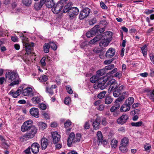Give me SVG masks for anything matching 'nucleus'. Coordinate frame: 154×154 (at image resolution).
Segmentation results:
<instances>
[{"label":"nucleus","instance_id":"1","mask_svg":"<svg viewBox=\"0 0 154 154\" xmlns=\"http://www.w3.org/2000/svg\"><path fill=\"white\" fill-rule=\"evenodd\" d=\"M5 77L8 82L10 83L9 85L11 86L18 85L21 81L16 71L8 70L5 73Z\"/></svg>","mask_w":154,"mask_h":154},{"label":"nucleus","instance_id":"2","mask_svg":"<svg viewBox=\"0 0 154 154\" xmlns=\"http://www.w3.org/2000/svg\"><path fill=\"white\" fill-rule=\"evenodd\" d=\"M108 80L109 78L107 76H105L104 78H103L100 77V76L97 75L93 76L90 79V81L92 83H95L97 81H99L97 87L101 89H103L105 88L104 85Z\"/></svg>","mask_w":154,"mask_h":154},{"label":"nucleus","instance_id":"3","mask_svg":"<svg viewBox=\"0 0 154 154\" xmlns=\"http://www.w3.org/2000/svg\"><path fill=\"white\" fill-rule=\"evenodd\" d=\"M79 11L78 9L76 7H72L70 6L69 4L66 5L63 9V12L64 13L69 12L74 14L77 15Z\"/></svg>","mask_w":154,"mask_h":154},{"label":"nucleus","instance_id":"4","mask_svg":"<svg viewBox=\"0 0 154 154\" xmlns=\"http://www.w3.org/2000/svg\"><path fill=\"white\" fill-rule=\"evenodd\" d=\"M117 85V83L114 79H111L109 80L106 85V86H109L108 90V93H111L112 91L116 89ZM106 86L105 84L104 85V86L105 87Z\"/></svg>","mask_w":154,"mask_h":154},{"label":"nucleus","instance_id":"5","mask_svg":"<svg viewBox=\"0 0 154 154\" xmlns=\"http://www.w3.org/2000/svg\"><path fill=\"white\" fill-rule=\"evenodd\" d=\"M33 122L31 120H28L24 122L21 127V131L23 132H24L29 130L32 127L34 126L32 125Z\"/></svg>","mask_w":154,"mask_h":154},{"label":"nucleus","instance_id":"6","mask_svg":"<svg viewBox=\"0 0 154 154\" xmlns=\"http://www.w3.org/2000/svg\"><path fill=\"white\" fill-rule=\"evenodd\" d=\"M63 2H59L56 4H54V5L52 8V11L54 13L57 14L61 11L63 7Z\"/></svg>","mask_w":154,"mask_h":154},{"label":"nucleus","instance_id":"7","mask_svg":"<svg viewBox=\"0 0 154 154\" xmlns=\"http://www.w3.org/2000/svg\"><path fill=\"white\" fill-rule=\"evenodd\" d=\"M26 134L30 139L34 137L37 132V129L35 126L32 127L29 130H28Z\"/></svg>","mask_w":154,"mask_h":154},{"label":"nucleus","instance_id":"8","mask_svg":"<svg viewBox=\"0 0 154 154\" xmlns=\"http://www.w3.org/2000/svg\"><path fill=\"white\" fill-rule=\"evenodd\" d=\"M99 27V25H97L93 27L91 30L88 31L86 33V35L87 37L90 38L91 37L95 35L97 33V30Z\"/></svg>","mask_w":154,"mask_h":154},{"label":"nucleus","instance_id":"9","mask_svg":"<svg viewBox=\"0 0 154 154\" xmlns=\"http://www.w3.org/2000/svg\"><path fill=\"white\" fill-rule=\"evenodd\" d=\"M53 142L54 144L58 143L60 140V136L57 131L52 132L51 133Z\"/></svg>","mask_w":154,"mask_h":154},{"label":"nucleus","instance_id":"10","mask_svg":"<svg viewBox=\"0 0 154 154\" xmlns=\"http://www.w3.org/2000/svg\"><path fill=\"white\" fill-rule=\"evenodd\" d=\"M22 90V93L24 96L31 97L33 95L32 89L30 87H28Z\"/></svg>","mask_w":154,"mask_h":154},{"label":"nucleus","instance_id":"11","mask_svg":"<svg viewBox=\"0 0 154 154\" xmlns=\"http://www.w3.org/2000/svg\"><path fill=\"white\" fill-rule=\"evenodd\" d=\"M32 151L34 154H37L39 151V145L37 143H34L30 146Z\"/></svg>","mask_w":154,"mask_h":154},{"label":"nucleus","instance_id":"12","mask_svg":"<svg viewBox=\"0 0 154 154\" xmlns=\"http://www.w3.org/2000/svg\"><path fill=\"white\" fill-rule=\"evenodd\" d=\"M115 50L114 49L110 48L106 52L105 56L108 58H111L115 54Z\"/></svg>","mask_w":154,"mask_h":154},{"label":"nucleus","instance_id":"13","mask_svg":"<svg viewBox=\"0 0 154 154\" xmlns=\"http://www.w3.org/2000/svg\"><path fill=\"white\" fill-rule=\"evenodd\" d=\"M128 119L127 115H123L117 120V122L119 124L123 125L126 122Z\"/></svg>","mask_w":154,"mask_h":154},{"label":"nucleus","instance_id":"14","mask_svg":"<svg viewBox=\"0 0 154 154\" xmlns=\"http://www.w3.org/2000/svg\"><path fill=\"white\" fill-rule=\"evenodd\" d=\"M112 33L110 31H108L104 32L102 36V38L106 39L108 41H111L112 40Z\"/></svg>","mask_w":154,"mask_h":154},{"label":"nucleus","instance_id":"15","mask_svg":"<svg viewBox=\"0 0 154 154\" xmlns=\"http://www.w3.org/2000/svg\"><path fill=\"white\" fill-rule=\"evenodd\" d=\"M23 89V87H20L16 91L13 90L9 92L10 94L12 95L13 97L14 98H16L22 93L21 90Z\"/></svg>","mask_w":154,"mask_h":154},{"label":"nucleus","instance_id":"16","mask_svg":"<svg viewBox=\"0 0 154 154\" xmlns=\"http://www.w3.org/2000/svg\"><path fill=\"white\" fill-rule=\"evenodd\" d=\"M30 114L33 116L38 118L39 116L38 109L36 108H32L29 110Z\"/></svg>","mask_w":154,"mask_h":154},{"label":"nucleus","instance_id":"17","mask_svg":"<svg viewBox=\"0 0 154 154\" xmlns=\"http://www.w3.org/2000/svg\"><path fill=\"white\" fill-rule=\"evenodd\" d=\"M75 136V134L73 133L72 132L70 134L67 141V144L68 146L70 147L72 143H74Z\"/></svg>","mask_w":154,"mask_h":154},{"label":"nucleus","instance_id":"18","mask_svg":"<svg viewBox=\"0 0 154 154\" xmlns=\"http://www.w3.org/2000/svg\"><path fill=\"white\" fill-rule=\"evenodd\" d=\"M45 3L44 0H41L39 3H35L34 6L35 9L36 10H39Z\"/></svg>","mask_w":154,"mask_h":154},{"label":"nucleus","instance_id":"19","mask_svg":"<svg viewBox=\"0 0 154 154\" xmlns=\"http://www.w3.org/2000/svg\"><path fill=\"white\" fill-rule=\"evenodd\" d=\"M99 117H98L93 123V127L95 130H97L100 128V119Z\"/></svg>","mask_w":154,"mask_h":154},{"label":"nucleus","instance_id":"20","mask_svg":"<svg viewBox=\"0 0 154 154\" xmlns=\"http://www.w3.org/2000/svg\"><path fill=\"white\" fill-rule=\"evenodd\" d=\"M48 144L47 139L45 138H42L41 140V145L43 150H44L46 149Z\"/></svg>","mask_w":154,"mask_h":154},{"label":"nucleus","instance_id":"21","mask_svg":"<svg viewBox=\"0 0 154 154\" xmlns=\"http://www.w3.org/2000/svg\"><path fill=\"white\" fill-rule=\"evenodd\" d=\"M130 109V106L126 103L123 104L121 107L120 110L121 112H126L129 111Z\"/></svg>","mask_w":154,"mask_h":154},{"label":"nucleus","instance_id":"22","mask_svg":"<svg viewBox=\"0 0 154 154\" xmlns=\"http://www.w3.org/2000/svg\"><path fill=\"white\" fill-rule=\"evenodd\" d=\"M46 7L48 8H51L54 5L53 0H44Z\"/></svg>","mask_w":154,"mask_h":154},{"label":"nucleus","instance_id":"23","mask_svg":"<svg viewBox=\"0 0 154 154\" xmlns=\"http://www.w3.org/2000/svg\"><path fill=\"white\" fill-rule=\"evenodd\" d=\"M102 40L101 42H100L99 45L100 46L103 47H106L107 46L110 41H108L106 39L102 38Z\"/></svg>","mask_w":154,"mask_h":154},{"label":"nucleus","instance_id":"24","mask_svg":"<svg viewBox=\"0 0 154 154\" xmlns=\"http://www.w3.org/2000/svg\"><path fill=\"white\" fill-rule=\"evenodd\" d=\"M48 85L46 86V91L49 93L51 95L54 94V92L53 91V89H55L57 87L56 85H52L50 88H48Z\"/></svg>","mask_w":154,"mask_h":154},{"label":"nucleus","instance_id":"25","mask_svg":"<svg viewBox=\"0 0 154 154\" xmlns=\"http://www.w3.org/2000/svg\"><path fill=\"white\" fill-rule=\"evenodd\" d=\"M33 103L37 104L39 103L41 101V100L39 95L34 97L32 99Z\"/></svg>","mask_w":154,"mask_h":154},{"label":"nucleus","instance_id":"26","mask_svg":"<svg viewBox=\"0 0 154 154\" xmlns=\"http://www.w3.org/2000/svg\"><path fill=\"white\" fill-rule=\"evenodd\" d=\"M102 38V36L101 35H98L95 37L93 39L90 41V43L94 44L95 43L99 41Z\"/></svg>","mask_w":154,"mask_h":154},{"label":"nucleus","instance_id":"27","mask_svg":"<svg viewBox=\"0 0 154 154\" xmlns=\"http://www.w3.org/2000/svg\"><path fill=\"white\" fill-rule=\"evenodd\" d=\"M111 146L113 149L116 148L118 146V141L115 139L113 138L111 140Z\"/></svg>","mask_w":154,"mask_h":154},{"label":"nucleus","instance_id":"28","mask_svg":"<svg viewBox=\"0 0 154 154\" xmlns=\"http://www.w3.org/2000/svg\"><path fill=\"white\" fill-rule=\"evenodd\" d=\"M97 141L99 142V143L100 142H102L103 140V136L102 133L100 131H98L97 133Z\"/></svg>","mask_w":154,"mask_h":154},{"label":"nucleus","instance_id":"29","mask_svg":"<svg viewBox=\"0 0 154 154\" xmlns=\"http://www.w3.org/2000/svg\"><path fill=\"white\" fill-rule=\"evenodd\" d=\"M38 124L39 129L42 130L46 128L47 126V124L43 122H38Z\"/></svg>","mask_w":154,"mask_h":154},{"label":"nucleus","instance_id":"30","mask_svg":"<svg viewBox=\"0 0 154 154\" xmlns=\"http://www.w3.org/2000/svg\"><path fill=\"white\" fill-rule=\"evenodd\" d=\"M134 98L133 97H129L125 101V103L130 106L134 102Z\"/></svg>","mask_w":154,"mask_h":154},{"label":"nucleus","instance_id":"31","mask_svg":"<svg viewBox=\"0 0 154 154\" xmlns=\"http://www.w3.org/2000/svg\"><path fill=\"white\" fill-rule=\"evenodd\" d=\"M129 143V139L127 137L123 138L121 140V144L127 146Z\"/></svg>","mask_w":154,"mask_h":154},{"label":"nucleus","instance_id":"32","mask_svg":"<svg viewBox=\"0 0 154 154\" xmlns=\"http://www.w3.org/2000/svg\"><path fill=\"white\" fill-rule=\"evenodd\" d=\"M37 79L41 82H44L47 81L48 77L46 75H44L41 76Z\"/></svg>","mask_w":154,"mask_h":154},{"label":"nucleus","instance_id":"33","mask_svg":"<svg viewBox=\"0 0 154 154\" xmlns=\"http://www.w3.org/2000/svg\"><path fill=\"white\" fill-rule=\"evenodd\" d=\"M141 50L143 56H146L147 51V45H144L141 48Z\"/></svg>","mask_w":154,"mask_h":154},{"label":"nucleus","instance_id":"34","mask_svg":"<svg viewBox=\"0 0 154 154\" xmlns=\"http://www.w3.org/2000/svg\"><path fill=\"white\" fill-rule=\"evenodd\" d=\"M120 107V105L119 104L112 106L110 109V111L112 112H114L117 110Z\"/></svg>","mask_w":154,"mask_h":154},{"label":"nucleus","instance_id":"35","mask_svg":"<svg viewBox=\"0 0 154 154\" xmlns=\"http://www.w3.org/2000/svg\"><path fill=\"white\" fill-rule=\"evenodd\" d=\"M106 71L104 68L103 69L98 70L96 72L97 75L99 76L104 75Z\"/></svg>","mask_w":154,"mask_h":154},{"label":"nucleus","instance_id":"36","mask_svg":"<svg viewBox=\"0 0 154 154\" xmlns=\"http://www.w3.org/2000/svg\"><path fill=\"white\" fill-rule=\"evenodd\" d=\"M50 48L49 45L48 43H45L43 47L44 51L45 53H48L49 52V49Z\"/></svg>","mask_w":154,"mask_h":154},{"label":"nucleus","instance_id":"37","mask_svg":"<svg viewBox=\"0 0 154 154\" xmlns=\"http://www.w3.org/2000/svg\"><path fill=\"white\" fill-rule=\"evenodd\" d=\"M29 139H30L29 137H28L26 133L24 135L21 136L20 137V140L21 141L23 142L24 141H26Z\"/></svg>","mask_w":154,"mask_h":154},{"label":"nucleus","instance_id":"38","mask_svg":"<svg viewBox=\"0 0 154 154\" xmlns=\"http://www.w3.org/2000/svg\"><path fill=\"white\" fill-rule=\"evenodd\" d=\"M127 146L121 144V146L119 147V149L121 152H125L128 151Z\"/></svg>","mask_w":154,"mask_h":154},{"label":"nucleus","instance_id":"39","mask_svg":"<svg viewBox=\"0 0 154 154\" xmlns=\"http://www.w3.org/2000/svg\"><path fill=\"white\" fill-rule=\"evenodd\" d=\"M81 137V135L79 133L76 134L74 138V143L79 142L80 141V139Z\"/></svg>","mask_w":154,"mask_h":154},{"label":"nucleus","instance_id":"40","mask_svg":"<svg viewBox=\"0 0 154 154\" xmlns=\"http://www.w3.org/2000/svg\"><path fill=\"white\" fill-rule=\"evenodd\" d=\"M113 101V99L110 97H107L105 100V103L107 104H110Z\"/></svg>","mask_w":154,"mask_h":154},{"label":"nucleus","instance_id":"41","mask_svg":"<svg viewBox=\"0 0 154 154\" xmlns=\"http://www.w3.org/2000/svg\"><path fill=\"white\" fill-rule=\"evenodd\" d=\"M143 124L141 121H139L136 122H132L131 123V125L133 126L138 127L141 126Z\"/></svg>","mask_w":154,"mask_h":154},{"label":"nucleus","instance_id":"42","mask_svg":"<svg viewBox=\"0 0 154 154\" xmlns=\"http://www.w3.org/2000/svg\"><path fill=\"white\" fill-rule=\"evenodd\" d=\"M50 47L54 50H56L57 49V47L56 45L53 42H50L48 43Z\"/></svg>","mask_w":154,"mask_h":154},{"label":"nucleus","instance_id":"43","mask_svg":"<svg viewBox=\"0 0 154 154\" xmlns=\"http://www.w3.org/2000/svg\"><path fill=\"white\" fill-rule=\"evenodd\" d=\"M91 121L88 120L86 121L84 125V128L86 129H89L90 127V125Z\"/></svg>","mask_w":154,"mask_h":154},{"label":"nucleus","instance_id":"44","mask_svg":"<svg viewBox=\"0 0 154 154\" xmlns=\"http://www.w3.org/2000/svg\"><path fill=\"white\" fill-rule=\"evenodd\" d=\"M115 67L114 64H111L109 65L106 66L104 68L105 71L111 70L112 69L114 68Z\"/></svg>","mask_w":154,"mask_h":154},{"label":"nucleus","instance_id":"45","mask_svg":"<svg viewBox=\"0 0 154 154\" xmlns=\"http://www.w3.org/2000/svg\"><path fill=\"white\" fill-rule=\"evenodd\" d=\"M100 122H101L102 124L104 125H106V118L104 117H99Z\"/></svg>","mask_w":154,"mask_h":154},{"label":"nucleus","instance_id":"46","mask_svg":"<svg viewBox=\"0 0 154 154\" xmlns=\"http://www.w3.org/2000/svg\"><path fill=\"white\" fill-rule=\"evenodd\" d=\"M82 11L85 15L87 17L90 13V10L89 8H87L84 9Z\"/></svg>","mask_w":154,"mask_h":154},{"label":"nucleus","instance_id":"47","mask_svg":"<svg viewBox=\"0 0 154 154\" xmlns=\"http://www.w3.org/2000/svg\"><path fill=\"white\" fill-rule=\"evenodd\" d=\"M106 92L105 91H103L101 92L97 96V97L100 99H102L104 97Z\"/></svg>","mask_w":154,"mask_h":154},{"label":"nucleus","instance_id":"48","mask_svg":"<svg viewBox=\"0 0 154 154\" xmlns=\"http://www.w3.org/2000/svg\"><path fill=\"white\" fill-rule=\"evenodd\" d=\"M121 92H120L119 91H118L116 89L114 91L113 93V95L115 97H118L121 94Z\"/></svg>","mask_w":154,"mask_h":154},{"label":"nucleus","instance_id":"49","mask_svg":"<svg viewBox=\"0 0 154 154\" xmlns=\"http://www.w3.org/2000/svg\"><path fill=\"white\" fill-rule=\"evenodd\" d=\"M47 60H46V58L45 57H43L41 60H40V62L41 65L43 66H45L46 65V61Z\"/></svg>","mask_w":154,"mask_h":154},{"label":"nucleus","instance_id":"50","mask_svg":"<svg viewBox=\"0 0 154 154\" xmlns=\"http://www.w3.org/2000/svg\"><path fill=\"white\" fill-rule=\"evenodd\" d=\"M23 2L26 6H29L32 3L31 0H23Z\"/></svg>","mask_w":154,"mask_h":154},{"label":"nucleus","instance_id":"51","mask_svg":"<svg viewBox=\"0 0 154 154\" xmlns=\"http://www.w3.org/2000/svg\"><path fill=\"white\" fill-rule=\"evenodd\" d=\"M87 17L82 11H80L79 16V18L80 20H83Z\"/></svg>","mask_w":154,"mask_h":154},{"label":"nucleus","instance_id":"52","mask_svg":"<svg viewBox=\"0 0 154 154\" xmlns=\"http://www.w3.org/2000/svg\"><path fill=\"white\" fill-rule=\"evenodd\" d=\"M144 148L146 151H148L151 149V145L149 143H146L144 145Z\"/></svg>","mask_w":154,"mask_h":154},{"label":"nucleus","instance_id":"53","mask_svg":"<svg viewBox=\"0 0 154 154\" xmlns=\"http://www.w3.org/2000/svg\"><path fill=\"white\" fill-rule=\"evenodd\" d=\"M42 115L44 118L46 119H50V116L49 114L47 112H44L42 113Z\"/></svg>","mask_w":154,"mask_h":154},{"label":"nucleus","instance_id":"54","mask_svg":"<svg viewBox=\"0 0 154 154\" xmlns=\"http://www.w3.org/2000/svg\"><path fill=\"white\" fill-rule=\"evenodd\" d=\"M70 98L69 97H66L65 98L64 100V103L67 105L69 104L70 102Z\"/></svg>","mask_w":154,"mask_h":154},{"label":"nucleus","instance_id":"55","mask_svg":"<svg viewBox=\"0 0 154 154\" xmlns=\"http://www.w3.org/2000/svg\"><path fill=\"white\" fill-rule=\"evenodd\" d=\"M147 96L149 98H152V97H154V90L148 93Z\"/></svg>","mask_w":154,"mask_h":154},{"label":"nucleus","instance_id":"56","mask_svg":"<svg viewBox=\"0 0 154 154\" xmlns=\"http://www.w3.org/2000/svg\"><path fill=\"white\" fill-rule=\"evenodd\" d=\"M64 125L65 127V128H67L71 125V122L70 120H68L64 123Z\"/></svg>","mask_w":154,"mask_h":154},{"label":"nucleus","instance_id":"57","mask_svg":"<svg viewBox=\"0 0 154 154\" xmlns=\"http://www.w3.org/2000/svg\"><path fill=\"white\" fill-rule=\"evenodd\" d=\"M47 107V106L44 103H41L39 105V107L42 110H45Z\"/></svg>","mask_w":154,"mask_h":154},{"label":"nucleus","instance_id":"58","mask_svg":"<svg viewBox=\"0 0 154 154\" xmlns=\"http://www.w3.org/2000/svg\"><path fill=\"white\" fill-rule=\"evenodd\" d=\"M113 60V59L105 60L104 61L103 64L105 65L109 64L112 63Z\"/></svg>","mask_w":154,"mask_h":154},{"label":"nucleus","instance_id":"59","mask_svg":"<svg viewBox=\"0 0 154 154\" xmlns=\"http://www.w3.org/2000/svg\"><path fill=\"white\" fill-rule=\"evenodd\" d=\"M124 98H125L124 96V95H122L121 97L118 98L115 101V102L116 103H117V102H121L123 100H124Z\"/></svg>","mask_w":154,"mask_h":154},{"label":"nucleus","instance_id":"60","mask_svg":"<svg viewBox=\"0 0 154 154\" xmlns=\"http://www.w3.org/2000/svg\"><path fill=\"white\" fill-rule=\"evenodd\" d=\"M154 12V8L152 10L146 9L144 12L145 13L147 14H149Z\"/></svg>","mask_w":154,"mask_h":154},{"label":"nucleus","instance_id":"61","mask_svg":"<svg viewBox=\"0 0 154 154\" xmlns=\"http://www.w3.org/2000/svg\"><path fill=\"white\" fill-rule=\"evenodd\" d=\"M96 22V20L95 18H93L89 21V24L90 25H92Z\"/></svg>","mask_w":154,"mask_h":154},{"label":"nucleus","instance_id":"62","mask_svg":"<svg viewBox=\"0 0 154 154\" xmlns=\"http://www.w3.org/2000/svg\"><path fill=\"white\" fill-rule=\"evenodd\" d=\"M66 89L68 92L70 94H72L73 93V91L71 88L69 86L66 87Z\"/></svg>","mask_w":154,"mask_h":154},{"label":"nucleus","instance_id":"63","mask_svg":"<svg viewBox=\"0 0 154 154\" xmlns=\"http://www.w3.org/2000/svg\"><path fill=\"white\" fill-rule=\"evenodd\" d=\"M104 108V106L102 104L100 105L98 107H97V109L99 110L102 111Z\"/></svg>","mask_w":154,"mask_h":154},{"label":"nucleus","instance_id":"64","mask_svg":"<svg viewBox=\"0 0 154 154\" xmlns=\"http://www.w3.org/2000/svg\"><path fill=\"white\" fill-rule=\"evenodd\" d=\"M30 149V147L29 146L24 151V152L26 154H30L31 153Z\"/></svg>","mask_w":154,"mask_h":154}]
</instances>
